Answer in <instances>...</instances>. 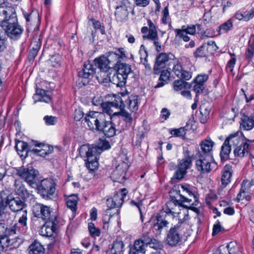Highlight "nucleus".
<instances>
[{
  "mask_svg": "<svg viewBox=\"0 0 254 254\" xmlns=\"http://www.w3.org/2000/svg\"><path fill=\"white\" fill-rule=\"evenodd\" d=\"M242 133L237 131L230 134L224 141L220 152V157L222 160H226L229 158V154L232 148L234 149V154L235 157L242 158L248 154V142H252L254 140H250L245 137V141L242 136Z\"/></svg>",
  "mask_w": 254,
  "mask_h": 254,
  "instance_id": "nucleus-1",
  "label": "nucleus"
},
{
  "mask_svg": "<svg viewBox=\"0 0 254 254\" xmlns=\"http://www.w3.org/2000/svg\"><path fill=\"white\" fill-rule=\"evenodd\" d=\"M188 227V224L182 221L179 222L168 231L166 242L171 246H177L181 242L182 234L185 233V230Z\"/></svg>",
  "mask_w": 254,
  "mask_h": 254,
  "instance_id": "nucleus-2",
  "label": "nucleus"
},
{
  "mask_svg": "<svg viewBox=\"0 0 254 254\" xmlns=\"http://www.w3.org/2000/svg\"><path fill=\"white\" fill-rule=\"evenodd\" d=\"M167 208L166 210H161L156 215L155 223L153 226L154 229L157 231V234L160 235L162 229L167 227L169 224V220L170 215H174V212L172 210V202H168L166 203Z\"/></svg>",
  "mask_w": 254,
  "mask_h": 254,
  "instance_id": "nucleus-3",
  "label": "nucleus"
},
{
  "mask_svg": "<svg viewBox=\"0 0 254 254\" xmlns=\"http://www.w3.org/2000/svg\"><path fill=\"white\" fill-rule=\"evenodd\" d=\"M11 197H9V192L7 190L0 192V225L10 223L13 219L11 213L7 211V203Z\"/></svg>",
  "mask_w": 254,
  "mask_h": 254,
  "instance_id": "nucleus-4",
  "label": "nucleus"
},
{
  "mask_svg": "<svg viewBox=\"0 0 254 254\" xmlns=\"http://www.w3.org/2000/svg\"><path fill=\"white\" fill-rule=\"evenodd\" d=\"M5 33L11 39L16 40L21 35L23 29L19 25L17 16H12L7 22H4L2 26Z\"/></svg>",
  "mask_w": 254,
  "mask_h": 254,
  "instance_id": "nucleus-5",
  "label": "nucleus"
},
{
  "mask_svg": "<svg viewBox=\"0 0 254 254\" xmlns=\"http://www.w3.org/2000/svg\"><path fill=\"white\" fill-rule=\"evenodd\" d=\"M38 193L44 199H51L56 190V183L53 179H47L41 181L39 185L36 184Z\"/></svg>",
  "mask_w": 254,
  "mask_h": 254,
  "instance_id": "nucleus-6",
  "label": "nucleus"
},
{
  "mask_svg": "<svg viewBox=\"0 0 254 254\" xmlns=\"http://www.w3.org/2000/svg\"><path fill=\"white\" fill-rule=\"evenodd\" d=\"M241 127L249 130L254 127V105L248 106L241 112Z\"/></svg>",
  "mask_w": 254,
  "mask_h": 254,
  "instance_id": "nucleus-7",
  "label": "nucleus"
},
{
  "mask_svg": "<svg viewBox=\"0 0 254 254\" xmlns=\"http://www.w3.org/2000/svg\"><path fill=\"white\" fill-rule=\"evenodd\" d=\"M38 171L30 166L27 168H19L16 170V174L24 179L30 186L33 188L36 186V180Z\"/></svg>",
  "mask_w": 254,
  "mask_h": 254,
  "instance_id": "nucleus-8",
  "label": "nucleus"
},
{
  "mask_svg": "<svg viewBox=\"0 0 254 254\" xmlns=\"http://www.w3.org/2000/svg\"><path fill=\"white\" fill-rule=\"evenodd\" d=\"M33 213L37 218H41L44 221L56 220V217L51 214L50 208L40 203H36L33 207Z\"/></svg>",
  "mask_w": 254,
  "mask_h": 254,
  "instance_id": "nucleus-9",
  "label": "nucleus"
},
{
  "mask_svg": "<svg viewBox=\"0 0 254 254\" xmlns=\"http://www.w3.org/2000/svg\"><path fill=\"white\" fill-rule=\"evenodd\" d=\"M197 155L199 159L195 161L196 169L202 174L210 172L212 170L211 166L212 156L211 154L204 155L199 152Z\"/></svg>",
  "mask_w": 254,
  "mask_h": 254,
  "instance_id": "nucleus-10",
  "label": "nucleus"
},
{
  "mask_svg": "<svg viewBox=\"0 0 254 254\" xmlns=\"http://www.w3.org/2000/svg\"><path fill=\"white\" fill-rule=\"evenodd\" d=\"M217 48L214 41H209L198 47L193 53V55L195 58L206 57L209 55L213 54Z\"/></svg>",
  "mask_w": 254,
  "mask_h": 254,
  "instance_id": "nucleus-11",
  "label": "nucleus"
},
{
  "mask_svg": "<svg viewBox=\"0 0 254 254\" xmlns=\"http://www.w3.org/2000/svg\"><path fill=\"white\" fill-rule=\"evenodd\" d=\"M180 199H178L175 196H171V200L169 202H172V205L174 204L175 205H179L181 206H185L186 207H188V205L185 204L187 203L189 204L190 205L192 206H196L198 204V200L197 198V197L195 195V199H193L191 201H188L185 197L190 198L189 196V194H179ZM192 209L195 211L197 212L198 209L197 208L194 207V206L191 207Z\"/></svg>",
  "mask_w": 254,
  "mask_h": 254,
  "instance_id": "nucleus-12",
  "label": "nucleus"
},
{
  "mask_svg": "<svg viewBox=\"0 0 254 254\" xmlns=\"http://www.w3.org/2000/svg\"><path fill=\"white\" fill-rule=\"evenodd\" d=\"M87 157L86 167L91 171L96 170L98 167V159L99 155L97 154V149L94 148H89L86 153Z\"/></svg>",
  "mask_w": 254,
  "mask_h": 254,
  "instance_id": "nucleus-13",
  "label": "nucleus"
},
{
  "mask_svg": "<svg viewBox=\"0 0 254 254\" xmlns=\"http://www.w3.org/2000/svg\"><path fill=\"white\" fill-rule=\"evenodd\" d=\"M101 105L103 111L109 116L114 113L113 110L112 109V108H119L122 110L125 107L123 101L120 96L116 97L115 100L112 102L102 103Z\"/></svg>",
  "mask_w": 254,
  "mask_h": 254,
  "instance_id": "nucleus-14",
  "label": "nucleus"
},
{
  "mask_svg": "<svg viewBox=\"0 0 254 254\" xmlns=\"http://www.w3.org/2000/svg\"><path fill=\"white\" fill-rule=\"evenodd\" d=\"M128 164L124 161L121 162L114 171L112 176L116 181L122 183L126 178V174L128 169Z\"/></svg>",
  "mask_w": 254,
  "mask_h": 254,
  "instance_id": "nucleus-15",
  "label": "nucleus"
},
{
  "mask_svg": "<svg viewBox=\"0 0 254 254\" xmlns=\"http://www.w3.org/2000/svg\"><path fill=\"white\" fill-rule=\"evenodd\" d=\"M57 220L45 221V223L42 226L40 230V234L41 236L50 237L53 236L57 230Z\"/></svg>",
  "mask_w": 254,
  "mask_h": 254,
  "instance_id": "nucleus-16",
  "label": "nucleus"
},
{
  "mask_svg": "<svg viewBox=\"0 0 254 254\" xmlns=\"http://www.w3.org/2000/svg\"><path fill=\"white\" fill-rule=\"evenodd\" d=\"M26 200L19 196L13 197L9 200L7 205L13 212L21 211L26 206Z\"/></svg>",
  "mask_w": 254,
  "mask_h": 254,
  "instance_id": "nucleus-17",
  "label": "nucleus"
},
{
  "mask_svg": "<svg viewBox=\"0 0 254 254\" xmlns=\"http://www.w3.org/2000/svg\"><path fill=\"white\" fill-rule=\"evenodd\" d=\"M173 72L180 79H184L186 80H188L191 78V73L185 70L182 66V64L177 61L174 64L173 68Z\"/></svg>",
  "mask_w": 254,
  "mask_h": 254,
  "instance_id": "nucleus-18",
  "label": "nucleus"
},
{
  "mask_svg": "<svg viewBox=\"0 0 254 254\" xmlns=\"http://www.w3.org/2000/svg\"><path fill=\"white\" fill-rule=\"evenodd\" d=\"M15 10L12 7L0 6V23L2 27L4 22H7L12 16L16 15Z\"/></svg>",
  "mask_w": 254,
  "mask_h": 254,
  "instance_id": "nucleus-19",
  "label": "nucleus"
},
{
  "mask_svg": "<svg viewBox=\"0 0 254 254\" xmlns=\"http://www.w3.org/2000/svg\"><path fill=\"white\" fill-rule=\"evenodd\" d=\"M32 146L26 142L21 140H16L15 148L20 157L25 158L29 152H31Z\"/></svg>",
  "mask_w": 254,
  "mask_h": 254,
  "instance_id": "nucleus-20",
  "label": "nucleus"
},
{
  "mask_svg": "<svg viewBox=\"0 0 254 254\" xmlns=\"http://www.w3.org/2000/svg\"><path fill=\"white\" fill-rule=\"evenodd\" d=\"M100 113L99 112L90 111L86 114L84 120L91 129H94Z\"/></svg>",
  "mask_w": 254,
  "mask_h": 254,
  "instance_id": "nucleus-21",
  "label": "nucleus"
},
{
  "mask_svg": "<svg viewBox=\"0 0 254 254\" xmlns=\"http://www.w3.org/2000/svg\"><path fill=\"white\" fill-rule=\"evenodd\" d=\"M109 78L110 81L118 87L125 86L127 79L125 76L119 73L117 70L113 75L110 73Z\"/></svg>",
  "mask_w": 254,
  "mask_h": 254,
  "instance_id": "nucleus-22",
  "label": "nucleus"
},
{
  "mask_svg": "<svg viewBox=\"0 0 254 254\" xmlns=\"http://www.w3.org/2000/svg\"><path fill=\"white\" fill-rule=\"evenodd\" d=\"M233 171L232 167L229 165H226L223 170L221 177V184L223 187H226L231 181Z\"/></svg>",
  "mask_w": 254,
  "mask_h": 254,
  "instance_id": "nucleus-23",
  "label": "nucleus"
},
{
  "mask_svg": "<svg viewBox=\"0 0 254 254\" xmlns=\"http://www.w3.org/2000/svg\"><path fill=\"white\" fill-rule=\"evenodd\" d=\"M14 187L15 192L19 197L24 199H27L29 197L30 193L28 192L20 180H15Z\"/></svg>",
  "mask_w": 254,
  "mask_h": 254,
  "instance_id": "nucleus-24",
  "label": "nucleus"
},
{
  "mask_svg": "<svg viewBox=\"0 0 254 254\" xmlns=\"http://www.w3.org/2000/svg\"><path fill=\"white\" fill-rule=\"evenodd\" d=\"M94 62L95 66L100 69L101 73L103 72H106L109 69L111 68L106 57L104 56L95 59Z\"/></svg>",
  "mask_w": 254,
  "mask_h": 254,
  "instance_id": "nucleus-25",
  "label": "nucleus"
},
{
  "mask_svg": "<svg viewBox=\"0 0 254 254\" xmlns=\"http://www.w3.org/2000/svg\"><path fill=\"white\" fill-rule=\"evenodd\" d=\"M93 65L89 62H85L82 69L78 72V76L84 78H88L94 73Z\"/></svg>",
  "mask_w": 254,
  "mask_h": 254,
  "instance_id": "nucleus-26",
  "label": "nucleus"
},
{
  "mask_svg": "<svg viewBox=\"0 0 254 254\" xmlns=\"http://www.w3.org/2000/svg\"><path fill=\"white\" fill-rule=\"evenodd\" d=\"M106 112L104 111L101 112L100 115L97 121L96 125L95 126L94 129L101 131V129H103L105 126L110 121L109 118V115L106 114Z\"/></svg>",
  "mask_w": 254,
  "mask_h": 254,
  "instance_id": "nucleus-27",
  "label": "nucleus"
},
{
  "mask_svg": "<svg viewBox=\"0 0 254 254\" xmlns=\"http://www.w3.org/2000/svg\"><path fill=\"white\" fill-rule=\"evenodd\" d=\"M34 103L37 102H44L49 103L51 101V98L47 95V91L42 89H37L36 94L33 96Z\"/></svg>",
  "mask_w": 254,
  "mask_h": 254,
  "instance_id": "nucleus-28",
  "label": "nucleus"
},
{
  "mask_svg": "<svg viewBox=\"0 0 254 254\" xmlns=\"http://www.w3.org/2000/svg\"><path fill=\"white\" fill-rule=\"evenodd\" d=\"M110 121L108 122V123L105 126L103 129H101V131L102 132L104 135L107 137H113L116 134V126L114 123L113 122L114 120H111L110 118H109Z\"/></svg>",
  "mask_w": 254,
  "mask_h": 254,
  "instance_id": "nucleus-29",
  "label": "nucleus"
},
{
  "mask_svg": "<svg viewBox=\"0 0 254 254\" xmlns=\"http://www.w3.org/2000/svg\"><path fill=\"white\" fill-rule=\"evenodd\" d=\"M214 144V142L210 139H205L202 140L200 144L201 151H199L198 153L201 152L204 155L210 154V151L212 150Z\"/></svg>",
  "mask_w": 254,
  "mask_h": 254,
  "instance_id": "nucleus-30",
  "label": "nucleus"
},
{
  "mask_svg": "<svg viewBox=\"0 0 254 254\" xmlns=\"http://www.w3.org/2000/svg\"><path fill=\"white\" fill-rule=\"evenodd\" d=\"M127 191L126 189H123L117 192L113 196V200L117 207H120L124 201V199L126 196Z\"/></svg>",
  "mask_w": 254,
  "mask_h": 254,
  "instance_id": "nucleus-31",
  "label": "nucleus"
},
{
  "mask_svg": "<svg viewBox=\"0 0 254 254\" xmlns=\"http://www.w3.org/2000/svg\"><path fill=\"white\" fill-rule=\"evenodd\" d=\"M138 96L131 95L126 103L127 108L131 112H136L138 109Z\"/></svg>",
  "mask_w": 254,
  "mask_h": 254,
  "instance_id": "nucleus-32",
  "label": "nucleus"
},
{
  "mask_svg": "<svg viewBox=\"0 0 254 254\" xmlns=\"http://www.w3.org/2000/svg\"><path fill=\"white\" fill-rule=\"evenodd\" d=\"M168 57L165 53H161L156 57V62L154 66L155 70H159L165 67L166 63L168 61Z\"/></svg>",
  "mask_w": 254,
  "mask_h": 254,
  "instance_id": "nucleus-33",
  "label": "nucleus"
},
{
  "mask_svg": "<svg viewBox=\"0 0 254 254\" xmlns=\"http://www.w3.org/2000/svg\"><path fill=\"white\" fill-rule=\"evenodd\" d=\"M128 14V12L126 5H121L117 7L115 16L118 21H123L126 20Z\"/></svg>",
  "mask_w": 254,
  "mask_h": 254,
  "instance_id": "nucleus-34",
  "label": "nucleus"
},
{
  "mask_svg": "<svg viewBox=\"0 0 254 254\" xmlns=\"http://www.w3.org/2000/svg\"><path fill=\"white\" fill-rule=\"evenodd\" d=\"M144 244L138 240L135 241L133 247L130 249L129 254H145V249Z\"/></svg>",
  "mask_w": 254,
  "mask_h": 254,
  "instance_id": "nucleus-35",
  "label": "nucleus"
},
{
  "mask_svg": "<svg viewBox=\"0 0 254 254\" xmlns=\"http://www.w3.org/2000/svg\"><path fill=\"white\" fill-rule=\"evenodd\" d=\"M27 211L24 210L22 211L21 216L20 217L18 222L16 223L18 226H20V231L21 234H24L27 229Z\"/></svg>",
  "mask_w": 254,
  "mask_h": 254,
  "instance_id": "nucleus-36",
  "label": "nucleus"
},
{
  "mask_svg": "<svg viewBox=\"0 0 254 254\" xmlns=\"http://www.w3.org/2000/svg\"><path fill=\"white\" fill-rule=\"evenodd\" d=\"M28 249L29 254H42L45 250L43 246L37 240H35L30 245Z\"/></svg>",
  "mask_w": 254,
  "mask_h": 254,
  "instance_id": "nucleus-37",
  "label": "nucleus"
},
{
  "mask_svg": "<svg viewBox=\"0 0 254 254\" xmlns=\"http://www.w3.org/2000/svg\"><path fill=\"white\" fill-rule=\"evenodd\" d=\"M254 56V35L253 34L251 36L249 41L248 47L245 53L246 58L249 61H251Z\"/></svg>",
  "mask_w": 254,
  "mask_h": 254,
  "instance_id": "nucleus-38",
  "label": "nucleus"
},
{
  "mask_svg": "<svg viewBox=\"0 0 254 254\" xmlns=\"http://www.w3.org/2000/svg\"><path fill=\"white\" fill-rule=\"evenodd\" d=\"M117 71L119 72V73L125 76L127 78L128 75L132 72L131 65L126 63L119 64Z\"/></svg>",
  "mask_w": 254,
  "mask_h": 254,
  "instance_id": "nucleus-39",
  "label": "nucleus"
},
{
  "mask_svg": "<svg viewBox=\"0 0 254 254\" xmlns=\"http://www.w3.org/2000/svg\"><path fill=\"white\" fill-rule=\"evenodd\" d=\"M90 148H94L97 149V154L99 155L104 150L108 149L110 148L109 142L104 139H99L96 146L90 147Z\"/></svg>",
  "mask_w": 254,
  "mask_h": 254,
  "instance_id": "nucleus-40",
  "label": "nucleus"
},
{
  "mask_svg": "<svg viewBox=\"0 0 254 254\" xmlns=\"http://www.w3.org/2000/svg\"><path fill=\"white\" fill-rule=\"evenodd\" d=\"M14 241L12 240L9 239L7 237H0V251H3L5 248H8L12 249L13 248L17 247V246H14Z\"/></svg>",
  "mask_w": 254,
  "mask_h": 254,
  "instance_id": "nucleus-41",
  "label": "nucleus"
},
{
  "mask_svg": "<svg viewBox=\"0 0 254 254\" xmlns=\"http://www.w3.org/2000/svg\"><path fill=\"white\" fill-rule=\"evenodd\" d=\"M181 188L183 194H189V196L190 197V198L185 197L186 200L189 201L195 199V194L191 187L188 185H181Z\"/></svg>",
  "mask_w": 254,
  "mask_h": 254,
  "instance_id": "nucleus-42",
  "label": "nucleus"
},
{
  "mask_svg": "<svg viewBox=\"0 0 254 254\" xmlns=\"http://www.w3.org/2000/svg\"><path fill=\"white\" fill-rule=\"evenodd\" d=\"M184 79H177L173 82V86L175 90L178 91L183 89L190 88V85L187 82L183 80Z\"/></svg>",
  "mask_w": 254,
  "mask_h": 254,
  "instance_id": "nucleus-43",
  "label": "nucleus"
},
{
  "mask_svg": "<svg viewBox=\"0 0 254 254\" xmlns=\"http://www.w3.org/2000/svg\"><path fill=\"white\" fill-rule=\"evenodd\" d=\"M124 246V243L122 241L118 240H116L114 242L111 249L112 254H121L123 252Z\"/></svg>",
  "mask_w": 254,
  "mask_h": 254,
  "instance_id": "nucleus-44",
  "label": "nucleus"
},
{
  "mask_svg": "<svg viewBox=\"0 0 254 254\" xmlns=\"http://www.w3.org/2000/svg\"><path fill=\"white\" fill-rule=\"evenodd\" d=\"M118 116H121L122 117L124 118V120L125 121L129 124H131L132 121V118L131 117L130 114L126 111H122L121 112H114L113 115L112 116H110V119L114 120L116 118V117H118Z\"/></svg>",
  "mask_w": 254,
  "mask_h": 254,
  "instance_id": "nucleus-45",
  "label": "nucleus"
},
{
  "mask_svg": "<svg viewBox=\"0 0 254 254\" xmlns=\"http://www.w3.org/2000/svg\"><path fill=\"white\" fill-rule=\"evenodd\" d=\"M106 57L109 62V64L112 68L118 63L120 56L115 52H109L108 54V56Z\"/></svg>",
  "mask_w": 254,
  "mask_h": 254,
  "instance_id": "nucleus-46",
  "label": "nucleus"
},
{
  "mask_svg": "<svg viewBox=\"0 0 254 254\" xmlns=\"http://www.w3.org/2000/svg\"><path fill=\"white\" fill-rule=\"evenodd\" d=\"M77 196L76 195H71L67 199V206L70 208L72 211H75L76 209Z\"/></svg>",
  "mask_w": 254,
  "mask_h": 254,
  "instance_id": "nucleus-47",
  "label": "nucleus"
},
{
  "mask_svg": "<svg viewBox=\"0 0 254 254\" xmlns=\"http://www.w3.org/2000/svg\"><path fill=\"white\" fill-rule=\"evenodd\" d=\"M191 165V158L190 155H188L187 156L186 155L184 158L181 160L177 165L188 170L190 168Z\"/></svg>",
  "mask_w": 254,
  "mask_h": 254,
  "instance_id": "nucleus-48",
  "label": "nucleus"
},
{
  "mask_svg": "<svg viewBox=\"0 0 254 254\" xmlns=\"http://www.w3.org/2000/svg\"><path fill=\"white\" fill-rule=\"evenodd\" d=\"M139 53L140 54V60L141 63L145 65L146 68H147L148 66V64L147 63V57L148 54L147 51L145 49V47L144 45H142L140 46Z\"/></svg>",
  "mask_w": 254,
  "mask_h": 254,
  "instance_id": "nucleus-49",
  "label": "nucleus"
},
{
  "mask_svg": "<svg viewBox=\"0 0 254 254\" xmlns=\"http://www.w3.org/2000/svg\"><path fill=\"white\" fill-rule=\"evenodd\" d=\"M187 173V170L178 165L176 166V170L174 175V178L181 180L185 177Z\"/></svg>",
  "mask_w": 254,
  "mask_h": 254,
  "instance_id": "nucleus-50",
  "label": "nucleus"
},
{
  "mask_svg": "<svg viewBox=\"0 0 254 254\" xmlns=\"http://www.w3.org/2000/svg\"><path fill=\"white\" fill-rule=\"evenodd\" d=\"M187 173V170L178 165L176 166V170L174 175V178L181 180L185 177Z\"/></svg>",
  "mask_w": 254,
  "mask_h": 254,
  "instance_id": "nucleus-51",
  "label": "nucleus"
},
{
  "mask_svg": "<svg viewBox=\"0 0 254 254\" xmlns=\"http://www.w3.org/2000/svg\"><path fill=\"white\" fill-rule=\"evenodd\" d=\"M248 181L244 180L242 184L241 189L239 193L238 194L237 196V200L238 201H240V200H243L247 194V192L246 191V186L247 185Z\"/></svg>",
  "mask_w": 254,
  "mask_h": 254,
  "instance_id": "nucleus-52",
  "label": "nucleus"
},
{
  "mask_svg": "<svg viewBox=\"0 0 254 254\" xmlns=\"http://www.w3.org/2000/svg\"><path fill=\"white\" fill-rule=\"evenodd\" d=\"M143 39H147L149 40H159L158 33L156 30L150 29L148 30L147 35H143Z\"/></svg>",
  "mask_w": 254,
  "mask_h": 254,
  "instance_id": "nucleus-53",
  "label": "nucleus"
},
{
  "mask_svg": "<svg viewBox=\"0 0 254 254\" xmlns=\"http://www.w3.org/2000/svg\"><path fill=\"white\" fill-rule=\"evenodd\" d=\"M232 27L233 22L231 19H229L219 26L218 35L220 34V31L223 30L224 32H227V31L231 29Z\"/></svg>",
  "mask_w": 254,
  "mask_h": 254,
  "instance_id": "nucleus-54",
  "label": "nucleus"
},
{
  "mask_svg": "<svg viewBox=\"0 0 254 254\" xmlns=\"http://www.w3.org/2000/svg\"><path fill=\"white\" fill-rule=\"evenodd\" d=\"M152 238V237L150 235V232L147 231L144 232L138 240L141 242L142 243L144 244L146 246H148Z\"/></svg>",
  "mask_w": 254,
  "mask_h": 254,
  "instance_id": "nucleus-55",
  "label": "nucleus"
},
{
  "mask_svg": "<svg viewBox=\"0 0 254 254\" xmlns=\"http://www.w3.org/2000/svg\"><path fill=\"white\" fill-rule=\"evenodd\" d=\"M148 246L155 250L162 249L163 247L162 242L154 238L153 237L152 238L151 240L150 241Z\"/></svg>",
  "mask_w": 254,
  "mask_h": 254,
  "instance_id": "nucleus-56",
  "label": "nucleus"
},
{
  "mask_svg": "<svg viewBox=\"0 0 254 254\" xmlns=\"http://www.w3.org/2000/svg\"><path fill=\"white\" fill-rule=\"evenodd\" d=\"M88 230L91 236L92 237L99 236L100 235L99 229L96 228L94 223L92 222L88 224Z\"/></svg>",
  "mask_w": 254,
  "mask_h": 254,
  "instance_id": "nucleus-57",
  "label": "nucleus"
},
{
  "mask_svg": "<svg viewBox=\"0 0 254 254\" xmlns=\"http://www.w3.org/2000/svg\"><path fill=\"white\" fill-rule=\"evenodd\" d=\"M20 226L15 223L13 226L9 228H6V232L9 235H12L18 233H21L19 229Z\"/></svg>",
  "mask_w": 254,
  "mask_h": 254,
  "instance_id": "nucleus-58",
  "label": "nucleus"
},
{
  "mask_svg": "<svg viewBox=\"0 0 254 254\" xmlns=\"http://www.w3.org/2000/svg\"><path fill=\"white\" fill-rule=\"evenodd\" d=\"M170 133L175 136L184 137L186 135V129L185 127H180L171 130Z\"/></svg>",
  "mask_w": 254,
  "mask_h": 254,
  "instance_id": "nucleus-59",
  "label": "nucleus"
},
{
  "mask_svg": "<svg viewBox=\"0 0 254 254\" xmlns=\"http://www.w3.org/2000/svg\"><path fill=\"white\" fill-rule=\"evenodd\" d=\"M175 32L176 33V36L182 38L184 41L188 42L190 40V37L187 35V33H186L185 31H184V30L176 29Z\"/></svg>",
  "mask_w": 254,
  "mask_h": 254,
  "instance_id": "nucleus-60",
  "label": "nucleus"
},
{
  "mask_svg": "<svg viewBox=\"0 0 254 254\" xmlns=\"http://www.w3.org/2000/svg\"><path fill=\"white\" fill-rule=\"evenodd\" d=\"M44 120L46 125L49 126L54 125L57 122V117L52 116H46L44 118Z\"/></svg>",
  "mask_w": 254,
  "mask_h": 254,
  "instance_id": "nucleus-61",
  "label": "nucleus"
},
{
  "mask_svg": "<svg viewBox=\"0 0 254 254\" xmlns=\"http://www.w3.org/2000/svg\"><path fill=\"white\" fill-rule=\"evenodd\" d=\"M211 108L209 106H207L205 104H203L200 107V112L202 116H204L205 118L209 116Z\"/></svg>",
  "mask_w": 254,
  "mask_h": 254,
  "instance_id": "nucleus-62",
  "label": "nucleus"
},
{
  "mask_svg": "<svg viewBox=\"0 0 254 254\" xmlns=\"http://www.w3.org/2000/svg\"><path fill=\"white\" fill-rule=\"evenodd\" d=\"M208 79V76L206 74L198 75L194 79V82L198 84H203Z\"/></svg>",
  "mask_w": 254,
  "mask_h": 254,
  "instance_id": "nucleus-63",
  "label": "nucleus"
},
{
  "mask_svg": "<svg viewBox=\"0 0 254 254\" xmlns=\"http://www.w3.org/2000/svg\"><path fill=\"white\" fill-rule=\"evenodd\" d=\"M181 30L185 31L186 33L190 35H194L196 32L195 26L190 25L186 27V26H183Z\"/></svg>",
  "mask_w": 254,
  "mask_h": 254,
  "instance_id": "nucleus-64",
  "label": "nucleus"
}]
</instances>
